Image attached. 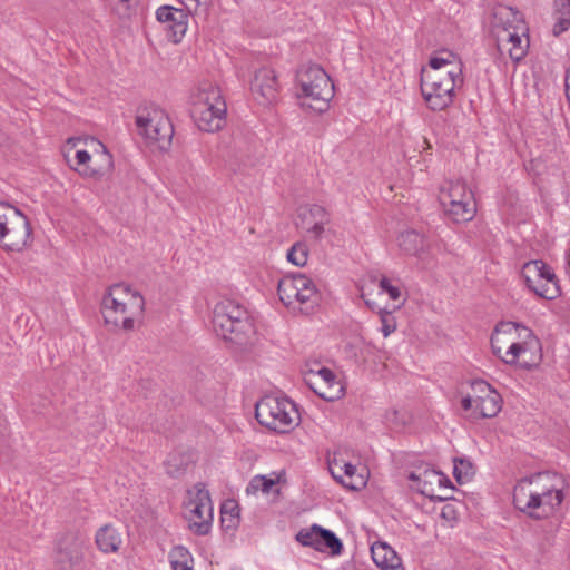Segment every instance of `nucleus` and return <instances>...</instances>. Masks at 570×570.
<instances>
[{
    "mask_svg": "<svg viewBox=\"0 0 570 570\" xmlns=\"http://www.w3.org/2000/svg\"><path fill=\"white\" fill-rule=\"evenodd\" d=\"M313 530H320V549L318 551H323L324 548H327L333 556H338L343 551L342 541L335 535L331 530L324 529L321 525L313 524Z\"/></svg>",
    "mask_w": 570,
    "mask_h": 570,
    "instance_id": "29",
    "label": "nucleus"
},
{
    "mask_svg": "<svg viewBox=\"0 0 570 570\" xmlns=\"http://www.w3.org/2000/svg\"><path fill=\"white\" fill-rule=\"evenodd\" d=\"M140 132L158 148L166 150L171 145L174 127L166 112L155 106L145 107L136 117Z\"/></svg>",
    "mask_w": 570,
    "mask_h": 570,
    "instance_id": "12",
    "label": "nucleus"
},
{
    "mask_svg": "<svg viewBox=\"0 0 570 570\" xmlns=\"http://www.w3.org/2000/svg\"><path fill=\"white\" fill-rule=\"evenodd\" d=\"M174 460H175V458H173V459L168 460V462H167L168 471H167V472H168V474H170L171 476H178V475H180V474L184 472V470L178 469V468L171 469V466H173L171 462H173Z\"/></svg>",
    "mask_w": 570,
    "mask_h": 570,
    "instance_id": "46",
    "label": "nucleus"
},
{
    "mask_svg": "<svg viewBox=\"0 0 570 570\" xmlns=\"http://www.w3.org/2000/svg\"><path fill=\"white\" fill-rule=\"evenodd\" d=\"M521 277L528 289L540 298L553 301L561 295L557 275L542 259L524 263L521 268Z\"/></svg>",
    "mask_w": 570,
    "mask_h": 570,
    "instance_id": "11",
    "label": "nucleus"
},
{
    "mask_svg": "<svg viewBox=\"0 0 570 570\" xmlns=\"http://www.w3.org/2000/svg\"><path fill=\"white\" fill-rule=\"evenodd\" d=\"M453 462V474L458 483H465L473 478L475 470L470 460L465 458H455Z\"/></svg>",
    "mask_w": 570,
    "mask_h": 570,
    "instance_id": "30",
    "label": "nucleus"
},
{
    "mask_svg": "<svg viewBox=\"0 0 570 570\" xmlns=\"http://www.w3.org/2000/svg\"><path fill=\"white\" fill-rule=\"evenodd\" d=\"M491 346L493 354L509 365L517 364L519 357L527 352H535L531 361L520 362V366L525 370L537 366L542 358L540 342L532 330L514 322H500L495 325Z\"/></svg>",
    "mask_w": 570,
    "mask_h": 570,
    "instance_id": "1",
    "label": "nucleus"
},
{
    "mask_svg": "<svg viewBox=\"0 0 570 570\" xmlns=\"http://www.w3.org/2000/svg\"><path fill=\"white\" fill-rule=\"evenodd\" d=\"M463 85V75L456 67L450 72L425 71L421 72V92L431 110L446 109L454 98L456 87Z\"/></svg>",
    "mask_w": 570,
    "mask_h": 570,
    "instance_id": "6",
    "label": "nucleus"
},
{
    "mask_svg": "<svg viewBox=\"0 0 570 570\" xmlns=\"http://www.w3.org/2000/svg\"><path fill=\"white\" fill-rule=\"evenodd\" d=\"M380 287L383 292H386L390 296L391 299L393 301H396L400 298L401 296V291L399 287L396 286H393L391 284V282L389 281V278L386 277H383L381 281H380Z\"/></svg>",
    "mask_w": 570,
    "mask_h": 570,
    "instance_id": "40",
    "label": "nucleus"
},
{
    "mask_svg": "<svg viewBox=\"0 0 570 570\" xmlns=\"http://www.w3.org/2000/svg\"><path fill=\"white\" fill-rule=\"evenodd\" d=\"M474 392V395H482L481 392L479 391H473Z\"/></svg>",
    "mask_w": 570,
    "mask_h": 570,
    "instance_id": "51",
    "label": "nucleus"
},
{
    "mask_svg": "<svg viewBox=\"0 0 570 570\" xmlns=\"http://www.w3.org/2000/svg\"><path fill=\"white\" fill-rule=\"evenodd\" d=\"M274 485H276V481L274 479L265 475H257L252 479L248 489H252L253 491L261 490L263 493H269Z\"/></svg>",
    "mask_w": 570,
    "mask_h": 570,
    "instance_id": "35",
    "label": "nucleus"
},
{
    "mask_svg": "<svg viewBox=\"0 0 570 570\" xmlns=\"http://www.w3.org/2000/svg\"><path fill=\"white\" fill-rule=\"evenodd\" d=\"M543 475L521 479L513 489V505L533 520H542L553 513L563 501V492L542 483Z\"/></svg>",
    "mask_w": 570,
    "mask_h": 570,
    "instance_id": "3",
    "label": "nucleus"
},
{
    "mask_svg": "<svg viewBox=\"0 0 570 570\" xmlns=\"http://www.w3.org/2000/svg\"><path fill=\"white\" fill-rule=\"evenodd\" d=\"M456 67L458 70L462 71V63L461 61H450L444 60L443 56L440 53V51L431 57L429 62V69H425V71H441V72H450L453 70V68Z\"/></svg>",
    "mask_w": 570,
    "mask_h": 570,
    "instance_id": "31",
    "label": "nucleus"
},
{
    "mask_svg": "<svg viewBox=\"0 0 570 570\" xmlns=\"http://www.w3.org/2000/svg\"><path fill=\"white\" fill-rule=\"evenodd\" d=\"M120 2L125 3V2H128L129 0H119Z\"/></svg>",
    "mask_w": 570,
    "mask_h": 570,
    "instance_id": "52",
    "label": "nucleus"
},
{
    "mask_svg": "<svg viewBox=\"0 0 570 570\" xmlns=\"http://www.w3.org/2000/svg\"><path fill=\"white\" fill-rule=\"evenodd\" d=\"M320 530H313V525L309 529H302L296 534V540L305 547H312L315 550L320 549Z\"/></svg>",
    "mask_w": 570,
    "mask_h": 570,
    "instance_id": "33",
    "label": "nucleus"
},
{
    "mask_svg": "<svg viewBox=\"0 0 570 570\" xmlns=\"http://www.w3.org/2000/svg\"><path fill=\"white\" fill-rule=\"evenodd\" d=\"M553 4L558 20L553 26L552 33L559 37L570 28V0H554Z\"/></svg>",
    "mask_w": 570,
    "mask_h": 570,
    "instance_id": "27",
    "label": "nucleus"
},
{
    "mask_svg": "<svg viewBox=\"0 0 570 570\" xmlns=\"http://www.w3.org/2000/svg\"><path fill=\"white\" fill-rule=\"evenodd\" d=\"M85 537L80 531H66L56 542L53 562L58 570H72L83 560Z\"/></svg>",
    "mask_w": 570,
    "mask_h": 570,
    "instance_id": "14",
    "label": "nucleus"
},
{
    "mask_svg": "<svg viewBox=\"0 0 570 570\" xmlns=\"http://www.w3.org/2000/svg\"><path fill=\"white\" fill-rule=\"evenodd\" d=\"M409 479L416 482V490L432 501H445L449 495L440 493L443 481H448V476L435 470H424L421 473L411 472Z\"/></svg>",
    "mask_w": 570,
    "mask_h": 570,
    "instance_id": "17",
    "label": "nucleus"
},
{
    "mask_svg": "<svg viewBox=\"0 0 570 570\" xmlns=\"http://www.w3.org/2000/svg\"><path fill=\"white\" fill-rule=\"evenodd\" d=\"M296 83L299 88L298 98L305 99L303 107L317 112L327 109L334 96V85L325 70L315 63L302 65L296 71Z\"/></svg>",
    "mask_w": 570,
    "mask_h": 570,
    "instance_id": "5",
    "label": "nucleus"
},
{
    "mask_svg": "<svg viewBox=\"0 0 570 570\" xmlns=\"http://www.w3.org/2000/svg\"><path fill=\"white\" fill-rule=\"evenodd\" d=\"M255 416L259 424L277 433L289 432L298 419L293 402L271 395L262 397L256 403Z\"/></svg>",
    "mask_w": 570,
    "mask_h": 570,
    "instance_id": "9",
    "label": "nucleus"
},
{
    "mask_svg": "<svg viewBox=\"0 0 570 570\" xmlns=\"http://www.w3.org/2000/svg\"><path fill=\"white\" fill-rule=\"evenodd\" d=\"M100 150H96L91 160L92 167H73V170L78 171L80 176L86 178L102 179L109 175L114 169L112 155L107 150L106 146L100 141H95Z\"/></svg>",
    "mask_w": 570,
    "mask_h": 570,
    "instance_id": "19",
    "label": "nucleus"
},
{
    "mask_svg": "<svg viewBox=\"0 0 570 570\" xmlns=\"http://www.w3.org/2000/svg\"><path fill=\"white\" fill-rule=\"evenodd\" d=\"M440 53L443 56L444 60H450L451 62L452 61H461L459 59V57L455 53H453L452 51L441 50Z\"/></svg>",
    "mask_w": 570,
    "mask_h": 570,
    "instance_id": "47",
    "label": "nucleus"
},
{
    "mask_svg": "<svg viewBox=\"0 0 570 570\" xmlns=\"http://www.w3.org/2000/svg\"><path fill=\"white\" fill-rule=\"evenodd\" d=\"M397 244L404 254L415 257H420L428 248L424 236L413 229L401 233Z\"/></svg>",
    "mask_w": 570,
    "mask_h": 570,
    "instance_id": "24",
    "label": "nucleus"
},
{
    "mask_svg": "<svg viewBox=\"0 0 570 570\" xmlns=\"http://www.w3.org/2000/svg\"><path fill=\"white\" fill-rule=\"evenodd\" d=\"M528 48L529 38L522 39L515 29L513 31L503 29L498 33V49L500 51L507 49L509 57L514 62H519L525 57Z\"/></svg>",
    "mask_w": 570,
    "mask_h": 570,
    "instance_id": "20",
    "label": "nucleus"
},
{
    "mask_svg": "<svg viewBox=\"0 0 570 570\" xmlns=\"http://www.w3.org/2000/svg\"><path fill=\"white\" fill-rule=\"evenodd\" d=\"M356 468L351 463L344 464V474L345 476L352 478L355 474Z\"/></svg>",
    "mask_w": 570,
    "mask_h": 570,
    "instance_id": "48",
    "label": "nucleus"
},
{
    "mask_svg": "<svg viewBox=\"0 0 570 570\" xmlns=\"http://www.w3.org/2000/svg\"><path fill=\"white\" fill-rule=\"evenodd\" d=\"M325 223H328V219H325V220H321L318 223H315L311 228H309V233H312L314 235L315 238H321V236L323 235L324 233V224Z\"/></svg>",
    "mask_w": 570,
    "mask_h": 570,
    "instance_id": "42",
    "label": "nucleus"
},
{
    "mask_svg": "<svg viewBox=\"0 0 570 570\" xmlns=\"http://www.w3.org/2000/svg\"><path fill=\"white\" fill-rule=\"evenodd\" d=\"M101 313L106 325L132 331L144 318L145 298L126 283L114 284L102 297Z\"/></svg>",
    "mask_w": 570,
    "mask_h": 570,
    "instance_id": "2",
    "label": "nucleus"
},
{
    "mask_svg": "<svg viewBox=\"0 0 570 570\" xmlns=\"http://www.w3.org/2000/svg\"><path fill=\"white\" fill-rule=\"evenodd\" d=\"M306 384L316 393L321 399L333 402L344 395V387L341 383L327 384L322 380H314L305 377Z\"/></svg>",
    "mask_w": 570,
    "mask_h": 570,
    "instance_id": "26",
    "label": "nucleus"
},
{
    "mask_svg": "<svg viewBox=\"0 0 570 570\" xmlns=\"http://www.w3.org/2000/svg\"><path fill=\"white\" fill-rule=\"evenodd\" d=\"M441 517L448 521H455L458 519V512L452 504H445L441 510Z\"/></svg>",
    "mask_w": 570,
    "mask_h": 570,
    "instance_id": "41",
    "label": "nucleus"
},
{
    "mask_svg": "<svg viewBox=\"0 0 570 570\" xmlns=\"http://www.w3.org/2000/svg\"><path fill=\"white\" fill-rule=\"evenodd\" d=\"M473 399H474V395L473 396L468 395V396L463 397L462 401H461L462 409L465 410V411H469L471 409L474 410V401H473Z\"/></svg>",
    "mask_w": 570,
    "mask_h": 570,
    "instance_id": "44",
    "label": "nucleus"
},
{
    "mask_svg": "<svg viewBox=\"0 0 570 570\" xmlns=\"http://www.w3.org/2000/svg\"><path fill=\"white\" fill-rule=\"evenodd\" d=\"M32 242V228L28 217L17 207L0 202V248L22 252Z\"/></svg>",
    "mask_w": 570,
    "mask_h": 570,
    "instance_id": "7",
    "label": "nucleus"
},
{
    "mask_svg": "<svg viewBox=\"0 0 570 570\" xmlns=\"http://www.w3.org/2000/svg\"><path fill=\"white\" fill-rule=\"evenodd\" d=\"M307 377L314 379V380H322V381H325V383H327V384L341 383L340 381H337L334 372L327 367H322L316 372L311 371L309 374L307 375Z\"/></svg>",
    "mask_w": 570,
    "mask_h": 570,
    "instance_id": "38",
    "label": "nucleus"
},
{
    "mask_svg": "<svg viewBox=\"0 0 570 570\" xmlns=\"http://www.w3.org/2000/svg\"><path fill=\"white\" fill-rule=\"evenodd\" d=\"M226 112L216 109L206 110L204 107H191V117L197 127L206 132H214L223 127Z\"/></svg>",
    "mask_w": 570,
    "mask_h": 570,
    "instance_id": "23",
    "label": "nucleus"
},
{
    "mask_svg": "<svg viewBox=\"0 0 570 570\" xmlns=\"http://www.w3.org/2000/svg\"><path fill=\"white\" fill-rule=\"evenodd\" d=\"M220 522L225 530H235L239 524V507L235 500H227L220 507Z\"/></svg>",
    "mask_w": 570,
    "mask_h": 570,
    "instance_id": "28",
    "label": "nucleus"
},
{
    "mask_svg": "<svg viewBox=\"0 0 570 570\" xmlns=\"http://www.w3.org/2000/svg\"><path fill=\"white\" fill-rule=\"evenodd\" d=\"M169 558L173 570H177V563L179 562L185 563L193 561L190 552L183 546L175 547L171 550Z\"/></svg>",
    "mask_w": 570,
    "mask_h": 570,
    "instance_id": "34",
    "label": "nucleus"
},
{
    "mask_svg": "<svg viewBox=\"0 0 570 570\" xmlns=\"http://www.w3.org/2000/svg\"><path fill=\"white\" fill-rule=\"evenodd\" d=\"M471 387L473 391H479L482 394L474 395V412H478L479 416L483 419L497 416L502 407L501 395L483 380L472 381Z\"/></svg>",
    "mask_w": 570,
    "mask_h": 570,
    "instance_id": "15",
    "label": "nucleus"
},
{
    "mask_svg": "<svg viewBox=\"0 0 570 570\" xmlns=\"http://www.w3.org/2000/svg\"><path fill=\"white\" fill-rule=\"evenodd\" d=\"M278 81L275 71L263 67L255 71L250 90L261 105H269L277 99Z\"/></svg>",
    "mask_w": 570,
    "mask_h": 570,
    "instance_id": "16",
    "label": "nucleus"
},
{
    "mask_svg": "<svg viewBox=\"0 0 570 570\" xmlns=\"http://www.w3.org/2000/svg\"><path fill=\"white\" fill-rule=\"evenodd\" d=\"M311 214L315 217H321V218H324L327 216V213L324 209V207L317 206V205L313 206V208L311 209Z\"/></svg>",
    "mask_w": 570,
    "mask_h": 570,
    "instance_id": "45",
    "label": "nucleus"
},
{
    "mask_svg": "<svg viewBox=\"0 0 570 570\" xmlns=\"http://www.w3.org/2000/svg\"><path fill=\"white\" fill-rule=\"evenodd\" d=\"M334 478L340 482L342 483L344 487L348 488V489H352V490H357L360 489L361 485H364V482L363 481H360V484H355L353 483L352 481L350 482H346L343 480V476L342 475H335L333 473Z\"/></svg>",
    "mask_w": 570,
    "mask_h": 570,
    "instance_id": "43",
    "label": "nucleus"
},
{
    "mask_svg": "<svg viewBox=\"0 0 570 570\" xmlns=\"http://www.w3.org/2000/svg\"><path fill=\"white\" fill-rule=\"evenodd\" d=\"M187 494L189 499L185 505L189 529L197 535H206L210 532L214 518L209 491L204 483H197Z\"/></svg>",
    "mask_w": 570,
    "mask_h": 570,
    "instance_id": "13",
    "label": "nucleus"
},
{
    "mask_svg": "<svg viewBox=\"0 0 570 570\" xmlns=\"http://www.w3.org/2000/svg\"><path fill=\"white\" fill-rule=\"evenodd\" d=\"M453 489V485L451 484V481L448 479V481H443L442 489Z\"/></svg>",
    "mask_w": 570,
    "mask_h": 570,
    "instance_id": "50",
    "label": "nucleus"
},
{
    "mask_svg": "<svg viewBox=\"0 0 570 570\" xmlns=\"http://www.w3.org/2000/svg\"><path fill=\"white\" fill-rule=\"evenodd\" d=\"M96 544L104 553L116 552L121 544V537L114 527L106 524L97 531Z\"/></svg>",
    "mask_w": 570,
    "mask_h": 570,
    "instance_id": "25",
    "label": "nucleus"
},
{
    "mask_svg": "<svg viewBox=\"0 0 570 570\" xmlns=\"http://www.w3.org/2000/svg\"><path fill=\"white\" fill-rule=\"evenodd\" d=\"M177 570H194V560L191 562L177 563Z\"/></svg>",
    "mask_w": 570,
    "mask_h": 570,
    "instance_id": "49",
    "label": "nucleus"
},
{
    "mask_svg": "<svg viewBox=\"0 0 570 570\" xmlns=\"http://www.w3.org/2000/svg\"><path fill=\"white\" fill-rule=\"evenodd\" d=\"M439 200L445 215L454 223L470 222L476 213L473 193L465 181H446L440 189Z\"/></svg>",
    "mask_w": 570,
    "mask_h": 570,
    "instance_id": "10",
    "label": "nucleus"
},
{
    "mask_svg": "<svg viewBox=\"0 0 570 570\" xmlns=\"http://www.w3.org/2000/svg\"><path fill=\"white\" fill-rule=\"evenodd\" d=\"M212 322L218 336L238 346L248 344L255 334L245 307L232 299H223L216 304Z\"/></svg>",
    "mask_w": 570,
    "mask_h": 570,
    "instance_id": "4",
    "label": "nucleus"
},
{
    "mask_svg": "<svg viewBox=\"0 0 570 570\" xmlns=\"http://www.w3.org/2000/svg\"><path fill=\"white\" fill-rule=\"evenodd\" d=\"M76 164H70V167L73 169V167L85 168V167H92L91 160L92 156L87 150H77L76 151Z\"/></svg>",
    "mask_w": 570,
    "mask_h": 570,
    "instance_id": "39",
    "label": "nucleus"
},
{
    "mask_svg": "<svg viewBox=\"0 0 570 570\" xmlns=\"http://www.w3.org/2000/svg\"><path fill=\"white\" fill-rule=\"evenodd\" d=\"M308 258V248L305 243H295L287 252V259L289 263L303 267L306 265Z\"/></svg>",
    "mask_w": 570,
    "mask_h": 570,
    "instance_id": "32",
    "label": "nucleus"
},
{
    "mask_svg": "<svg viewBox=\"0 0 570 570\" xmlns=\"http://www.w3.org/2000/svg\"><path fill=\"white\" fill-rule=\"evenodd\" d=\"M191 107H204L206 110L216 109L219 112H226V102L219 88L210 83L198 89Z\"/></svg>",
    "mask_w": 570,
    "mask_h": 570,
    "instance_id": "22",
    "label": "nucleus"
},
{
    "mask_svg": "<svg viewBox=\"0 0 570 570\" xmlns=\"http://www.w3.org/2000/svg\"><path fill=\"white\" fill-rule=\"evenodd\" d=\"M380 320L382 323V333L384 337H387L396 330V322L392 312L389 311H380Z\"/></svg>",
    "mask_w": 570,
    "mask_h": 570,
    "instance_id": "36",
    "label": "nucleus"
},
{
    "mask_svg": "<svg viewBox=\"0 0 570 570\" xmlns=\"http://www.w3.org/2000/svg\"><path fill=\"white\" fill-rule=\"evenodd\" d=\"M189 13H207L209 0H179Z\"/></svg>",
    "mask_w": 570,
    "mask_h": 570,
    "instance_id": "37",
    "label": "nucleus"
},
{
    "mask_svg": "<svg viewBox=\"0 0 570 570\" xmlns=\"http://www.w3.org/2000/svg\"><path fill=\"white\" fill-rule=\"evenodd\" d=\"M277 294L286 307L304 314H308L318 301L314 282L302 273L288 274L279 279Z\"/></svg>",
    "mask_w": 570,
    "mask_h": 570,
    "instance_id": "8",
    "label": "nucleus"
},
{
    "mask_svg": "<svg viewBox=\"0 0 570 570\" xmlns=\"http://www.w3.org/2000/svg\"><path fill=\"white\" fill-rule=\"evenodd\" d=\"M156 17L159 22L168 24L173 42H179L187 30L188 16L185 10L171 6H163L157 9Z\"/></svg>",
    "mask_w": 570,
    "mask_h": 570,
    "instance_id": "18",
    "label": "nucleus"
},
{
    "mask_svg": "<svg viewBox=\"0 0 570 570\" xmlns=\"http://www.w3.org/2000/svg\"><path fill=\"white\" fill-rule=\"evenodd\" d=\"M372 559L381 569L404 570L401 558L386 542L376 541L371 547Z\"/></svg>",
    "mask_w": 570,
    "mask_h": 570,
    "instance_id": "21",
    "label": "nucleus"
}]
</instances>
